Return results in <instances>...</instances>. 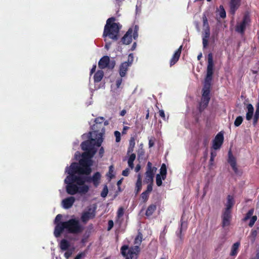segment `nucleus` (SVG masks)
<instances>
[{"instance_id": "nucleus-28", "label": "nucleus", "mask_w": 259, "mask_h": 259, "mask_svg": "<svg viewBox=\"0 0 259 259\" xmlns=\"http://www.w3.org/2000/svg\"><path fill=\"white\" fill-rule=\"evenodd\" d=\"M219 15L220 18L224 19L226 17V13L223 5H220L219 9Z\"/></svg>"}, {"instance_id": "nucleus-16", "label": "nucleus", "mask_w": 259, "mask_h": 259, "mask_svg": "<svg viewBox=\"0 0 259 259\" xmlns=\"http://www.w3.org/2000/svg\"><path fill=\"white\" fill-rule=\"evenodd\" d=\"M182 49V46H181L173 55L170 60V67L175 65L178 61L181 54Z\"/></svg>"}, {"instance_id": "nucleus-49", "label": "nucleus", "mask_w": 259, "mask_h": 259, "mask_svg": "<svg viewBox=\"0 0 259 259\" xmlns=\"http://www.w3.org/2000/svg\"><path fill=\"white\" fill-rule=\"evenodd\" d=\"M104 154V149L103 147H101L99 150V156L102 157Z\"/></svg>"}, {"instance_id": "nucleus-36", "label": "nucleus", "mask_w": 259, "mask_h": 259, "mask_svg": "<svg viewBox=\"0 0 259 259\" xmlns=\"http://www.w3.org/2000/svg\"><path fill=\"white\" fill-rule=\"evenodd\" d=\"M257 219V218L256 215H253L251 218H250L249 223L248 224L249 226L252 227L254 225L255 222L256 221Z\"/></svg>"}, {"instance_id": "nucleus-57", "label": "nucleus", "mask_w": 259, "mask_h": 259, "mask_svg": "<svg viewBox=\"0 0 259 259\" xmlns=\"http://www.w3.org/2000/svg\"><path fill=\"white\" fill-rule=\"evenodd\" d=\"M152 184H149L147 187V190L146 192H147V193L148 194L149 192H151L152 190Z\"/></svg>"}, {"instance_id": "nucleus-51", "label": "nucleus", "mask_w": 259, "mask_h": 259, "mask_svg": "<svg viewBox=\"0 0 259 259\" xmlns=\"http://www.w3.org/2000/svg\"><path fill=\"white\" fill-rule=\"evenodd\" d=\"M148 194L147 193V192H143L141 195L142 198L144 200L146 201L148 199Z\"/></svg>"}, {"instance_id": "nucleus-29", "label": "nucleus", "mask_w": 259, "mask_h": 259, "mask_svg": "<svg viewBox=\"0 0 259 259\" xmlns=\"http://www.w3.org/2000/svg\"><path fill=\"white\" fill-rule=\"evenodd\" d=\"M142 187V177L140 174L138 176V180L136 183L137 191L138 192Z\"/></svg>"}, {"instance_id": "nucleus-26", "label": "nucleus", "mask_w": 259, "mask_h": 259, "mask_svg": "<svg viewBox=\"0 0 259 259\" xmlns=\"http://www.w3.org/2000/svg\"><path fill=\"white\" fill-rule=\"evenodd\" d=\"M156 209L155 204H151L148 206L146 212V215L148 217L151 215Z\"/></svg>"}, {"instance_id": "nucleus-63", "label": "nucleus", "mask_w": 259, "mask_h": 259, "mask_svg": "<svg viewBox=\"0 0 259 259\" xmlns=\"http://www.w3.org/2000/svg\"><path fill=\"white\" fill-rule=\"evenodd\" d=\"M256 112H259V101L257 103L256 105Z\"/></svg>"}, {"instance_id": "nucleus-39", "label": "nucleus", "mask_w": 259, "mask_h": 259, "mask_svg": "<svg viewBox=\"0 0 259 259\" xmlns=\"http://www.w3.org/2000/svg\"><path fill=\"white\" fill-rule=\"evenodd\" d=\"M259 119V112H255V114L253 119V124L254 126L256 125L258 120Z\"/></svg>"}, {"instance_id": "nucleus-47", "label": "nucleus", "mask_w": 259, "mask_h": 259, "mask_svg": "<svg viewBox=\"0 0 259 259\" xmlns=\"http://www.w3.org/2000/svg\"><path fill=\"white\" fill-rule=\"evenodd\" d=\"M135 145V139L134 137H131L129 141V145L130 147H134Z\"/></svg>"}, {"instance_id": "nucleus-56", "label": "nucleus", "mask_w": 259, "mask_h": 259, "mask_svg": "<svg viewBox=\"0 0 259 259\" xmlns=\"http://www.w3.org/2000/svg\"><path fill=\"white\" fill-rule=\"evenodd\" d=\"M113 226V222L110 220L108 222V230H110Z\"/></svg>"}, {"instance_id": "nucleus-50", "label": "nucleus", "mask_w": 259, "mask_h": 259, "mask_svg": "<svg viewBox=\"0 0 259 259\" xmlns=\"http://www.w3.org/2000/svg\"><path fill=\"white\" fill-rule=\"evenodd\" d=\"M72 251L71 250H67L65 253V257L68 259L72 254Z\"/></svg>"}, {"instance_id": "nucleus-32", "label": "nucleus", "mask_w": 259, "mask_h": 259, "mask_svg": "<svg viewBox=\"0 0 259 259\" xmlns=\"http://www.w3.org/2000/svg\"><path fill=\"white\" fill-rule=\"evenodd\" d=\"M243 120V118L241 116H239L237 117V118H236V119L234 121V124L235 126L238 127V126H240L241 124V123H242Z\"/></svg>"}, {"instance_id": "nucleus-2", "label": "nucleus", "mask_w": 259, "mask_h": 259, "mask_svg": "<svg viewBox=\"0 0 259 259\" xmlns=\"http://www.w3.org/2000/svg\"><path fill=\"white\" fill-rule=\"evenodd\" d=\"M104 120L103 117L95 118V123L91 127L92 131L87 135L88 139L80 144L81 149L84 152L81 153L76 151L75 153L74 159L77 162H94L92 159L97 151V147H100L103 142L105 133V128L103 124Z\"/></svg>"}, {"instance_id": "nucleus-1", "label": "nucleus", "mask_w": 259, "mask_h": 259, "mask_svg": "<svg viewBox=\"0 0 259 259\" xmlns=\"http://www.w3.org/2000/svg\"><path fill=\"white\" fill-rule=\"evenodd\" d=\"M89 163H72L70 168H67L66 172L69 175L65 179L64 182L67 185V192L70 195L77 193L85 194L89 190V186L86 182L92 181L94 186L97 187L100 183L101 174L96 172L92 178L88 175L91 171Z\"/></svg>"}, {"instance_id": "nucleus-55", "label": "nucleus", "mask_w": 259, "mask_h": 259, "mask_svg": "<svg viewBox=\"0 0 259 259\" xmlns=\"http://www.w3.org/2000/svg\"><path fill=\"white\" fill-rule=\"evenodd\" d=\"M96 67H97L96 64H95L93 66V67L90 71V75H91L96 71Z\"/></svg>"}, {"instance_id": "nucleus-54", "label": "nucleus", "mask_w": 259, "mask_h": 259, "mask_svg": "<svg viewBox=\"0 0 259 259\" xmlns=\"http://www.w3.org/2000/svg\"><path fill=\"white\" fill-rule=\"evenodd\" d=\"M134 147H130L128 146L127 151V154L130 155L131 153H132L134 151Z\"/></svg>"}, {"instance_id": "nucleus-27", "label": "nucleus", "mask_w": 259, "mask_h": 259, "mask_svg": "<svg viewBox=\"0 0 259 259\" xmlns=\"http://www.w3.org/2000/svg\"><path fill=\"white\" fill-rule=\"evenodd\" d=\"M142 241V235L139 233L137 237L135 239L134 244L135 246H138L139 247Z\"/></svg>"}, {"instance_id": "nucleus-9", "label": "nucleus", "mask_w": 259, "mask_h": 259, "mask_svg": "<svg viewBox=\"0 0 259 259\" xmlns=\"http://www.w3.org/2000/svg\"><path fill=\"white\" fill-rule=\"evenodd\" d=\"M115 66V61L114 60H110V58L108 56H104L102 57L99 62L98 66L101 69L108 68L109 69H113Z\"/></svg>"}, {"instance_id": "nucleus-25", "label": "nucleus", "mask_w": 259, "mask_h": 259, "mask_svg": "<svg viewBox=\"0 0 259 259\" xmlns=\"http://www.w3.org/2000/svg\"><path fill=\"white\" fill-rule=\"evenodd\" d=\"M70 246V243L66 239H62L60 243V247L62 250H66Z\"/></svg>"}, {"instance_id": "nucleus-33", "label": "nucleus", "mask_w": 259, "mask_h": 259, "mask_svg": "<svg viewBox=\"0 0 259 259\" xmlns=\"http://www.w3.org/2000/svg\"><path fill=\"white\" fill-rule=\"evenodd\" d=\"M202 21H203V29H205V28L210 29L209 24L208 23L207 18L205 15H204L202 17Z\"/></svg>"}, {"instance_id": "nucleus-40", "label": "nucleus", "mask_w": 259, "mask_h": 259, "mask_svg": "<svg viewBox=\"0 0 259 259\" xmlns=\"http://www.w3.org/2000/svg\"><path fill=\"white\" fill-rule=\"evenodd\" d=\"M114 136L115 137V141L116 142H119L121 140L120 133L117 131L114 132Z\"/></svg>"}, {"instance_id": "nucleus-44", "label": "nucleus", "mask_w": 259, "mask_h": 259, "mask_svg": "<svg viewBox=\"0 0 259 259\" xmlns=\"http://www.w3.org/2000/svg\"><path fill=\"white\" fill-rule=\"evenodd\" d=\"M229 159L228 162H235V159L233 157L231 150L228 152Z\"/></svg>"}, {"instance_id": "nucleus-15", "label": "nucleus", "mask_w": 259, "mask_h": 259, "mask_svg": "<svg viewBox=\"0 0 259 259\" xmlns=\"http://www.w3.org/2000/svg\"><path fill=\"white\" fill-rule=\"evenodd\" d=\"M241 0H230L229 3L230 13L234 15L241 5Z\"/></svg>"}, {"instance_id": "nucleus-43", "label": "nucleus", "mask_w": 259, "mask_h": 259, "mask_svg": "<svg viewBox=\"0 0 259 259\" xmlns=\"http://www.w3.org/2000/svg\"><path fill=\"white\" fill-rule=\"evenodd\" d=\"M229 159L228 162H235V159L233 157L231 150L228 152Z\"/></svg>"}, {"instance_id": "nucleus-22", "label": "nucleus", "mask_w": 259, "mask_h": 259, "mask_svg": "<svg viewBox=\"0 0 259 259\" xmlns=\"http://www.w3.org/2000/svg\"><path fill=\"white\" fill-rule=\"evenodd\" d=\"M246 109L247 110L246 114V119L247 120H250L253 115L254 108L252 104H248L246 106Z\"/></svg>"}, {"instance_id": "nucleus-10", "label": "nucleus", "mask_w": 259, "mask_h": 259, "mask_svg": "<svg viewBox=\"0 0 259 259\" xmlns=\"http://www.w3.org/2000/svg\"><path fill=\"white\" fill-rule=\"evenodd\" d=\"M157 168L155 167H152L151 163H148L147 170L146 172V176L144 179V182L147 184H152L153 178L156 171Z\"/></svg>"}, {"instance_id": "nucleus-62", "label": "nucleus", "mask_w": 259, "mask_h": 259, "mask_svg": "<svg viewBox=\"0 0 259 259\" xmlns=\"http://www.w3.org/2000/svg\"><path fill=\"white\" fill-rule=\"evenodd\" d=\"M251 259H259V250L257 251L255 256L252 257Z\"/></svg>"}, {"instance_id": "nucleus-31", "label": "nucleus", "mask_w": 259, "mask_h": 259, "mask_svg": "<svg viewBox=\"0 0 259 259\" xmlns=\"http://www.w3.org/2000/svg\"><path fill=\"white\" fill-rule=\"evenodd\" d=\"M257 232L256 230H252L251 231L250 234L249 236V238L252 243L254 242V241H255V239L257 236Z\"/></svg>"}, {"instance_id": "nucleus-20", "label": "nucleus", "mask_w": 259, "mask_h": 259, "mask_svg": "<svg viewBox=\"0 0 259 259\" xmlns=\"http://www.w3.org/2000/svg\"><path fill=\"white\" fill-rule=\"evenodd\" d=\"M235 203L234 197L232 195H229L227 196V200L225 203V210H231L230 209L233 207Z\"/></svg>"}, {"instance_id": "nucleus-38", "label": "nucleus", "mask_w": 259, "mask_h": 259, "mask_svg": "<svg viewBox=\"0 0 259 259\" xmlns=\"http://www.w3.org/2000/svg\"><path fill=\"white\" fill-rule=\"evenodd\" d=\"M108 192V190L107 186L105 185V186H104V187L102 190V191L101 193V196L102 197L105 198L107 195Z\"/></svg>"}, {"instance_id": "nucleus-52", "label": "nucleus", "mask_w": 259, "mask_h": 259, "mask_svg": "<svg viewBox=\"0 0 259 259\" xmlns=\"http://www.w3.org/2000/svg\"><path fill=\"white\" fill-rule=\"evenodd\" d=\"M122 78H118L116 81V87L117 88H119L120 85H121V82H122Z\"/></svg>"}, {"instance_id": "nucleus-23", "label": "nucleus", "mask_w": 259, "mask_h": 259, "mask_svg": "<svg viewBox=\"0 0 259 259\" xmlns=\"http://www.w3.org/2000/svg\"><path fill=\"white\" fill-rule=\"evenodd\" d=\"M104 76V72L102 70H98L94 75V80L95 83L101 81Z\"/></svg>"}, {"instance_id": "nucleus-21", "label": "nucleus", "mask_w": 259, "mask_h": 259, "mask_svg": "<svg viewBox=\"0 0 259 259\" xmlns=\"http://www.w3.org/2000/svg\"><path fill=\"white\" fill-rule=\"evenodd\" d=\"M138 160L140 161L145 159V150L143 148V144H140L137 150Z\"/></svg>"}, {"instance_id": "nucleus-48", "label": "nucleus", "mask_w": 259, "mask_h": 259, "mask_svg": "<svg viewBox=\"0 0 259 259\" xmlns=\"http://www.w3.org/2000/svg\"><path fill=\"white\" fill-rule=\"evenodd\" d=\"M230 166L231 168L233 169V170L237 173V163H230Z\"/></svg>"}, {"instance_id": "nucleus-13", "label": "nucleus", "mask_w": 259, "mask_h": 259, "mask_svg": "<svg viewBox=\"0 0 259 259\" xmlns=\"http://www.w3.org/2000/svg\"><path fill=\"white\" fill-rule=\"evenodd\" d=\"M166 175V167L164 163H163L161 168L160 174L157 175L156 177V182L158 186L162 185V180H165Z\"/></svg>"}, {"instance_id": "nucleus-37", "label": "nucleus", "mask_w": 259, "mask_h": 259, "mask_svg": "<svg viewBox=\"0 0 259 259\" xmlns=\"http://www.w3.org/2000/svg\"><path fill=\"white\" fill-rule=\"evenodd\" d=\"M123 214H124V209L123 207H120L118 209L117 213V217L118 218V219H119L120 218H121L123 216Z\"/></svg>"}, {"instance_id": "nucleus-5", "label": "nucleus", "mask_w": 259, "mask_h": 259, "mask_svg": "<svg viewBox=\"0 0 259 259\" xmlns=\"http://www.w3.org/2000/svg\"><path fill=\"white\" fill-rule=\"evenodd\" d=\"M213 74V61L211 53L208 55V64L207 66L206 75L205 77L204 88L203 89L202 96L210 97L211 82L212 80Z\"/></svg>"}, {"instance_id": "nucleus-58", "label": "nucleus", "mask_w": 259, "mask_h": 259, "mask_svg": "<svg viewBox=\"0 0 259 259\" xmlns=\"http://www.w3.org/2000/svg\"><path fill=\"white\" fill-rule=\"evenodd\" d=\"M129 174V169H126L122 171V175L124 176H127Z\"/></svg>"}, {"instance_id": "nucleus-14", "label": "nucleus", "mask_w": 259, "mask_h": 259, "mask_svg": "<svg viewBox=\"0 0 259 259\" xmlns=\"http://www.w3.org/2000/svg\"><path fill=\"white\" fill-rule=\"evenodd\" d=\"M132 62L133 59L130 61V58H128L127 61L124 62L120 64L119 66V73L121 77L125 76L126 72L128 70V68L132 65Z\"/></svg>"}, {"instance_id": "nucleus-7", "label": "nucleus", "mask_w": 259, "mask_h": 259, "mask_svg": "<svg viewBox=\"0 0 259 259\" xmlns=\"http://www.w3.org/2000/svg\"><path fill=\"white\" fill-rule=\"evenodd\" d=\"M139 26L135 25L130 28L124 36L121 38V41L123 45H129L132 41V37L134 39L138 37Z\"/></svg>"}, {"instance_id": "nucleus-24", "label": "nucleus", "mask_w": 259, "mask_h": 259, "mask_svg": "<svg viewBox=\"0 0 259 259\" xmlns=\"http://www.w3.org/2000/svg\"><path fill=\"white\" fill-rule=\"evenodd\" d=\"M240 243L237 242L235 243L232 246L230 255L231 256H236L238 252Z\"/></svg>"}, {"instance_id": "nucleus-64", "label": "nucleus", "mask_w": 259, "mask_h": 259, "mask_svg": "<svg viewBox=\"0 0 259 259\" xmlns=\"http://www.w3.org/2000/svg\"><path fill=\"white\" fill-rule=\"evenodd\" d=\"M82 256V254L80 253L78 254L74 259H80Z\"/></svg>"}, {"instance_id": "nucleus-45", "label": "nucleus", "mask_w": 259, "mask_h": 259, "mask_svg": "<svg viewBox=\"0 0 259 259\" xmlns=\"http://www.w3.org/2000/svg\"><path fill=\"white\" fill-rule=\"evenodd\" d=\"M129 155V157L127 162H134L136 159V154L134 153H131Z\"/></svg>"}, {"instance_id": "nucleus-3", "label": "nucleus", "mask_w": 259, "mask_h": 259, "mask_svg": "<svg viewBox=\"0 0 259 259\" xmlns=\"http://www.w3.org/2000/svg\"><path fill=\"white\" fill-rule=\"evenodd\" d=\"M61 214H58L55 220L56 226L54 231V235L56 237L60 236L63 231L65 230L69 233L77 234L80 233L83 227L80 224L78 220L75 219H71L68 221L59 223L62 219Z\"/></svg>"}, {"instance_id": "nucleus-35", "label": "nucleus", "mask_w": 259, "mask_h": 259, "mask_svg": "<svg viewBox=\"0 0 259 259\" xmlns=\"http://www.w3.org/2000/svg\"><path fill=\"white\" fill-rule=\"evenodd\" d=\"M149 139V148H150L154 146L155 142V138L154 137H151L148 138Z\"/></svg>"}, {"instance_id": "nucleus-18", "label": "nucleus", "mask_w": 259, "mask_h": 259, "mask_svg": "<svg viewBox=\"0 0 259 259\" xmlns=\"http://www.w3.org/2000/svg\"><path fill=\"white\" fill-rule=\"evenodd\" d=\"M231 217V210H225L223 215V226L224 227L230 225Z\"/></svg>"}, {"instance_id": "nucleus-12", "label": "nucleus", "mask_w": 259, "mask_h": 259, "mask_svg": "<svg viewBox=\"0 0 259 259\" xmlns=\"http://www.w3.org/2000/svg\"><path fill=\"white\" fill-rule=\"evenodd\" d=\"M224 135L222 132H219L212 141V148L214 150L219 149L224 142Z\"/></svg>"}, {"instance_id": "nucleus-17", "label": "nucleus", "mask_w": 259, "mask_h": 259, "mask_svg": "<svg viewBox=\"0 0 259 259\" xmlns=\"http://www.w3.org/2000/svg\"><path fill=\"white\" fill-rule=\"evenodd\" d=\"M75 201V198L73 197H69L62 200V204L63 207L65 209L70 208Z\"/></svg>"}, {"instance_id": "nucleus-34", "label": "nucleus", "mask_w": 259, "mask_h": 259, "mask_svg": "<svg viewBox=\"0 0 259 259\" xmlns=\"http://www.w3.org/2000/svg\"><path fill=\"white\" fill-rule=\"evenodd\" d=\"M254 213V209L252 208L250 209L248 212L246 213V216L244 218V221H246L247 220L251 218L253 215V214Z\"/></svg>"}, {"instance_id": "nucleus-8", "label": "nucleus", "mask_w": 259, "mask_h": 259, "mask_svg": "<svg viewBox=\"0 0 259 259\" xmlns=\"http://www.w3.org/2000/svg\"><path fill=\"white\" fill-rule=\"evenodd\" d=\"M97 205L93 204L88 207L82 213L81 219L83 223H87L89 220L93 219L96 215Z\"/></svg>"}, {"instance_id": "nucleus-46", "label": "nucleus", "mask_w": 259, "mask_h": 259, "mask_svg": "<svg viewBox=\"0 0 259 259\" xmlns=\"http://www.w3.org/2000/svg\"><path fill=\"white\" fill-rule=\"evenodd\" d=\"M210 99V97H207V96L205 97V96H202V98H201V101L208 104Z\"/></svg>"}, {"instance_id": "nucleus-30", "label": "nucleus", "mask_w": 259, "mask_h": 259, "mask_svg": "<svg viewBox=\"0 0 259 259\" xmlns=\"http://www.w3.org/2000/svg\"><path fill=\"white\" fill-rule=\"evenodd\" d=\"M208 104L206 103H205L204 102H203L201 101L199 104V106L198 107V109L200 113H201L204 109L207 107Z\"/></svg>"}, {"instance_id": "nucleus-41", "label": "nucleus", "mask_w": 259, "mask_h": 259, "mask_svg": "<svg viewBox=\"0 0 259 259\" xmlns=\"http://www.w3.org/2000/svg\"><path fill=\"white\" fill-rule=\"evenodd\" d=\"M113 167L112 165H111L110 167H109V172L107 174V176L109 178V179H111L112 178V177H113Z\"/></svg>"}, {"instance_id": "nucleus-53", "label": "nucleus", "mask_w": 259, "mask_h": 259, "mask_svg": "<svg viewBox=\"0 0 259 259\" xmlns=\"http://www.w3.org/2000/svg\"><path fill=\"white\" fill-rule=\"evenodd\" d=\"M159 116L160 117H161L163 118V119L165 120V113H164V111L163 110H159Z\"/></svg>"}, {"instance_id": "nucleus-59", "label": "nucleus", "mask_w": 259, "mask_h": 259, "mask_svg": "<svg viewBox=\"0 0 259 259\" xmlns=\"http://www.w3.org/2000/svg\"><path fill=\"white\" fill-rule=\"evenodd\" d=\"M130 127L128 126H124L123 128V130L122 132V134H126V131L128 130Z\"/></svg>"}, {"instance_id": "nucleus-6", "label": "nucleus", "mask_w": 259, "mask_h": 259, "mask_svg": "<svg viewBox=\"0 0 259 259\" xmlns=\"http://www.w3.org/2000/svg\"><path fill=\"white\" fill-rule=\"evenodd\" d=\"M121 252L125 259H137L140 248L138 246L129 247L124 245L121 248Z\"/></svg>"}, {"instance_id": "nucleus-60", "label": "nucleus", "mask_w": 259, "mask_h": 259, "mask_svg": "<svg viewBox=\"0 0 259 259\" xmlns=\"http://www.w3.org/2000/svg\"><path fill=\"white\" fill-rule=\"evenodd\" d=\"M216 154H213V152L211 153V157L209 162H213L214 161V157L215 156Z\"/></svg>"}, {"instance_id": "nucleus-11", "label": "nucleus", "mask_w": 259, "mask_h": 259, "mask_svg": "<svg viewBox=\"0 0 259 259\" xmlns=\"http://www.w3.org/2000/svg\"><path fill=\"white\" fill-rule=\"evenodd\" d=\"M249 22V16L247 15H244L242 21L237 23L236 26L235 31L241 34H244L246 26Z\"/></svg>"}, {"instance_id": "nucleus-19", "label": "nucleus", "mask_w": 259, "mask_h": 259, "mask_svg": "<svg viewBox=\"0 0 259 259\" xmlns=\"http://www.w3.org/2000/svg\"><path fill=\"white\" fill-rule=\"evenodd\" d=\"M204 33L203 34L202 44L203 48H206L208 43V38L210 36V29H203Z\"/></svg>"}, {"instance_id": "nucleus-42", "label": "nucleus", "mask_w": 259, "mask_h": 259, "mask_svg": "<svg viewBox=\"0 0 259 259\" xmlns=\"http://www.w3.org/2000/svg\"><path fill=\"white\" fill-rule=\"evenodd\" d=\"M209 142V137L207 136H205L203 137V146L204 147L207 146L208 145Z\"/></svg>"}, {"instance_id": "nucleus-61", "label": "nucleus", "mask_w": 259, "mask_h": 259, "mask_svg": "<svg viewBox=\"0 0 259 259\" xmlns=\"http://www.w3.org/2000/svg\"><path fill=\"white\" fill-rule=\"evenodd\" d=\"M126 111L125 109H123L122 110H121L120 112V115L121 116H123L125 115V114H126Z\"/></svg>"}, {"instance_id": "nucleus-4", "label": "nucleus", "mask_w": 259, "mask_h": 259, "mask_svg": "<svg viewBox=\"0 0 259 259\" xmlns=\"http://www.w3.org/2000/svg\"><path fill=\"white\" fill-rule=\"evenodd\" d=\"M115 20L114 17H111L107 19L103 34L104 37L108 36L113 40L118 39L119 30L121 26L119 23L114 22Z\"/></svg>"}]
</instances>
